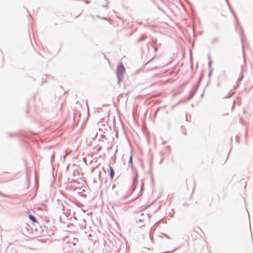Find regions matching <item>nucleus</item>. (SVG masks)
I'll return each instance as SVG.
<instances>
[{"instance_id": "1", "label": "nucleus", "mask_w": 253, "mask_h": 253, "mask_svg": "<svg viewBox=\"0 0 253 253\" xmlns=\"http://www.w3.org/2000/svg\"><path fill=\"white\" fill-rule=\"evenodd\" d=\"M128 166H130L131 169L132 170H134V177L133 178L132 184V188H133V190H134L135 189V186H136V183H137V179H138V175L137 171L134 168L133 166L132 155V154H131L130 156H129V161L128 162Z\"/></svg>"}, {"instance_id": "2", "label": "nucleus", "mask_w": 253, "mask_h": 253, "mask_svg": "<svg viewBox=\"0 0 253 253\" xmlns=\"http://www.w3.org/2000/svg\"><path fill=\"white\" fill-rule=\"evenodd\" d=\"M125 72V68L122 62H121L118 65L117 69V77L119 84L123 81Z\"/></svg>"}, {"instance_id": "3", "label": "nucleus", "mask_w": 253, "mask_h": 253, "mask_svg": "<svg viewBox=\"0 0 253 253\" xmlns=\"http://www.w3.org/2000/svg\"><path fill=\"white\" fill-rule=\"evenodd\" d=\"M148 216V214H144L143 213H141L140 215H138V219H137L136 220V222H142L144 220L145 218Z\"/></svg>"}, {"instance_id": "4", "label": "nucleus", "mask_w": 253, "mask_h": 253, "mask_svg": "<svg viewBox=\"0 0 253 253\" xmlns=\"http://www.w3.org/2000/svg\"><path fill=\"white\" fill-rule=\"evenodd\" d=\"M109 168L110 170V177L111 180H112L115 175V171L113 168L110 165H109Z\"/></svg>"}, {"instance_id": "5", "label": "nucleus", "mask_w": 253, "mask_h": 253, "mask_svg": "<svg viewBox=\"0 0 253 253\" xmlns=\"http://www.w3.org/2000/svg\"><path fill=\"white\" fill-rule=\"evenodd\" d=\"M143 188H144V182H143V180H142V182H141V190L139 192L138 196L137 197H136L135 199H136V198H138L139 196L142 195V191L143 190Z\"/></svg>"}, {"instance_id": "6", "label": "nucleus", "mask_w": 253, "mask_h": 253, "mask_svg": "<svg viewBox=\"0 0 253 253\" xmlns=\"http://www.w3.org/2000/svg\"><path fill=\"white\" fill-rule=\"evenodd\" d=\"M29 218L33 222H37V221L36 220V218L33 215L29 214Z\"/></svg>"}, {"instance_id": "7", "label": "nucleus", "mask_w": 253, "mask_h": 253, "mask_svg": "<svg viewBox=\"0 0 253 253\" xmlns=\"http://www.w3.org/2000/svg\"><path fill=\"white\" fill-rule=\"evenodd\" d=\"M219 40V38L218 37H215L212 38L211 40V42L212 44H215Z\"/></svg>"}, {"instance_id": "8", "label": "nucleus", "mask_w": 253, "mask_h": 253, "mask_svg": "<svg viewBox=\"0 0 253 253\" xmlns=\"http://www.w3.org/2000/svg\"><path fill=\"white\" fill-rule=\"evenodd\" d=\"M146 38V37L145 36L142 35L140 38L137 40V41H136L137 43H140V42H141L142 41L144 40Z\"/></svg>"}, {"instance_id": "9", "label": "nucleus", "mask_w": 253, "mask_h": 253, "mask_svg": "<svg viewBox=\"0 0 253 253\" xmlns=\"http://www.w3.org/2000/svg\"><path fill=\"white\" fill-rule=\"evenodd\" d=\"M152 42L153 46H154L155 44H157V42H156V41H155L154 40H152Z\"/></svg>"}, {"instance_id": "10", "label": "nucleus", "mask_w": 253, "mask_h": 253, "mask_svg": "<svg viewBox=\"0 0 253 253\" xmlns=\"http://www.w3.org/2000/svg\"><path fill=\"white\" fill-rule=\"evenodd\" d=\"M209 63H208V66H209V67H211V61L210 60V56L209 57Z\"/></svg>"}, {"instance_id": "11", "label": "nucleus", "mask_w": 253, "mask_h": 253, "mask_svg": "<svg viewBox=\"0 0 253 253\" xmlns=\"http://www.w3.org/2000/svg\"><path fill=\"white\" fill-rule=\"evenodd\" d=\"M85 220L83 219V223H82V227L85 226Z\"/></svg>"}, {"instance_id": "12", "label": "nucleus", "mask_w": 253, "mask_h": 253, "mask_svg": "<svg viewBox=\"0 0 253 253\" xmlns=\"http://www.w3.org/2000/svg\"><path fill=\"white\" fill-rule=\"evenodd\" d=\"M201 78H202V75L200 76V77L199 79L197 86H198L199 85V84H200Z\"/></svg>"}, {"instance_id": "13", "label": "nucleus", "mask_w": 253, "mask_h": 253, "mask_svg": "<svg viewBox=\"0 0 253 253\" xmlns=\"http://www.w3.org/2000/svg\"><path fill=\"white\" fill-rule=\"evenodd\" d=\"M166 149H168L169 151V152H170V146H167L166 147H165V148Z\"/></svg>"}, {"instance_id": "14", "label": "nucleus", "mask_w": 253, "mask_h": 253, "mask_svg": "<svg viewBox=\"0 0 253 253\" xmlns=\"http://www.w3.org/2000/svg\"><path fill=\"white\" fill-rule=\"evenodd\" d=\"M160 109V107H158V108L157 109V110H156V111H155V115H156V114L158 113V112L159 111Z\"/></svg>"}, {"instance_id": "15", "label": "nucleus", "mask_w": 253, "mask_h": 253, "mask_svg": "<svg viewBox=\"0 0 253 253\" xmlns=\"http://www.w3.org/2000/svg\"><path fill=\"white\" fill-rule=\"evenodd\" d=\"M0 196H4V197H8L7 196H6L5 194H3L2 193H1V192H0Z\"/></svg>"}, {"instance_id": "16", "label": "nucleus", "mask_w": 253, "mask_h": 253, "mask_svg": "<svg viewBox=\"0 0 253 253\" xmlns=\"http://www.w3.org/2000/svg\"><path fill=\"white\" fill-rule=\"evenodd\" d=\"M0 196H4V197H8L7 196H6L5 194H3L2 193H1V192H0Z\"/></svg>"}, {"instance_id": "17", "label": "nucleus", "mask_w": 253, "mask_h": 253, "mask_svg": "<svg viewBox=\"0 0 253 253\" xmlns=\"http://www.w3.org/2000/svg\"><path fill=\"white\" fill-rule=\"evenodd\" d=\"M0 196H4V197H8L7 196H6L5 194H3L2 193H1V192H0Z\"/></svg>"}, {"instance_id": "18", "label": "nucleus", "mask_w": 253, "mask_h": 253, "mask_svg": "<svg viewBox=\"0 0 253 253\" xmlns=\"http://www.w3.org/2000/svg\"><path fill=\"white\" fill-rule=\"evenodd\" d=\"M153 47H154V51L155 52H156L158 50V48L156 46H154Z\"/></svg>"}, {"instance_id": "19", "label": "nucleus", "mask_w": 253, "mask_h": 253, "mask_svg": "<svg viewBox=\"0 0 253 253\" xmlns=\"http://www.w3.org/2000/svg\"><path fill=\"white\" fill-rule=\"evenodd\" d=\"M98 178L99 179H100V171H99L98 172Z\"/></svg>"}, {"instance_id": "20", "label": "nucleus", "mask_w": 253, "mask_h": 253, "mask_svg": "<svg viewBox=\"0 0 253 253\" xmlns=\"http://www.w3.org/2000/svg\"><path fill=\"white\" fill-rule=\"evenodd\" d=\"M51 163H52V159H53V158H54V155H53V154H52V155H51Z\"/></svg>"}, {"instance_id": "21", "label": "nucleus", "mask_w": 253, "mask_h": 253, "mask_svg": "<svg viewBox=\"0 0 253 253\" xmlns=\"http://www.w3.org/2000/svg\"><path fill=\"white\" fill-rule=\"evenodd\" d=\"M231 96V94L229 95V96H224L223 98H229V97H230Z\"/></svg>"}, {"instance_id": "22", "label": "nucleus", "mask_w": 253, "mask_h": 253, "mask_svg": "<svg viewBox=\"0 0 253 253\" xmlns=\"http://www.w3.org/2000/svg\"><path fill=\"white\" fill-rule=\"evenodd\" d=\"M100 18L101 19H104V20H106L107 19V18L106 17H101Z\"/></svg>"}, {"instance_id": "23", "label": "nucleus", "mask_w": 253, "mask_h": 253, "mask_svg": "<svg viewBox=\"0 0 253 253\" xmlns=\"http://www.w3.org/2000/svg\"><path fill=\"white\" fill-rule=\"evenodd\" d=\"M194 93H191V95H190V98H191V97H193V96L194 95Z\"/></svg>"}, {"instance_id": "24", "label": "nucleus", "mask_w": 253, "mask_h": 253, "mask_svg": "<svg viewBox=\"0 0 253 253\" xmlns=\"http://www.w3.org/2000/svg\"><path fill=\"white\" fill-rule=\"evenodd\" d=\"M12 135H12V133H9L8 134V136H9V137H11V136H12Z\"/></svg>"}, {"instance_id": "25", "label": "nucleus", "mask_w": 253, "mask_h": 253, "mask_svg": "<svg viewBox=\"0 0 253 253\" xmlns=\"http://www.w3.org/2000/svg\"><path fill=\"white\" fill-rule=\"evenodd\" d=\"M232 13H233V15H234V17L236 18V15H235V14L233 10L232 11Z\"/></svg>"}, {"instance_id": "26", "label": "nucleus", "mask_w": 253, "mask_h": 253, "mask_svg": "<svg viewBox=\"0 0 253 253\" xmlns=\"http://www.w3.org/2000/svg\"><path fill=\"white\" fill-rule=\"evenodd\" d=\"M211 71L210 72H209V76H211Z\"/></svg>"}, {"instance_id": "27", "label": "nucleus", "mask_w": 253, "mask_h": 253, "mask_svg": "<svg viewBox=\"0 0 253 253\" xmlns=\"http://www.w3.org/2000/svg\"><path fill=\"white\" fill-rule=\"evenodd\" d=\"M153 58H152V59H150V60H149V61H148L147 63H146V64H147L148 62H150L151 61H152V60H153Z\"/></svg>"}, {"instance_id": "28", "label": "nucleus", "mask_w": 253, "mask_h": 253, "mask_svg": "<svg viewBox=\"0 0 253 253\" xmlns=\"http://www.w3.org/2000/svg\"><path fill=\"white\" fill-rule=\"evenodd\" d=\"M93 182H94V183H96V182H97V181H96V179H94V180H93Z\"/></svg>"}, {"instance_id": "29", "label": "nucleus", "mask_w": 253, "mask_h": 253, "mask_svg": "<svg viewBox=\"0 0 253 253\" xmlns=\"http://www.w3.org/2000/svg\"><path fill=\"white\" fill-rule=\"evenodd\" d=\"M62 211H65V209H64V206H63V207H62Z\"/></svg>"}, {"instance_id": "30", "label": "nucleus", "mask_w": 253, "mask_h": 253, "mask_svg": "<svg viewBox=\"0 0 253 253\" xmlns=\"http://www.w3.org/2000/svg\"><path fill=\"white\" fill-rule=\"evenodd\" d=\"M165 236H166V237L167 238H169V236H168V235H167L165 234Z\"/></svg>"}, {"instance_id": "31", "label": "nucleus", "mask_w": 253, "mask_h": 253, "mask_svg": "<svg viewBox=\"0 0 253 253\" xmlns=\"http://www.w3.org/2000/svg\"><path fill=\"white\" fill-rule=\"evenodd\" d=\"M242 80V78H238V80H239V81H240V80Z\"/></svg>"}, {"instance_id": "32", "label": "nucleus", "mask_w": 253, "mask_h": 253, "mask_svg": "<svg viewBox=\"0 0 253 253\" xmlns=\"http://www.w3.org/2000/svg\"><path fill=\"white\" fill-rule=\"evenodd\" d=\"M156 68H157V67H155L154 68H153V69H156Z\"/></svg>"}, {"instance_id": "33", "label": "nucleus", "mask_w": 253, "mask_h": 253, "mask_svg": "<svg viewBox=\"0 0 253 253\" xmlns=\"http://www.w3.org/2000/svg\"><path fill=\"white\" fill-rule=\"evenodd\" d=\"M85 3H88V1H86Z\"/></svg>"}, {"instance_id": "34", "label": "nucleus", "mask_w": 253, "mask_h": 253, "mask_svg": "<svg viewBox=\"0 0 253 253\" xmlns=\"http://www.w3.org/2000/svg\"><path fill=\"white\" fill-rule=\"evenodd\" d=\"M190 59H191V61H192V56H191V57H190Z\"/></svg>"}, {"instance_id": "35", "label": "nucleus", "mask_w": 253, "mask_h": 253, "mask_svg": "<svg viewBox=\"0 0 253 253\" xmlns=\"http://www.w3.org/2000/svg\"><path fill=\"white\" fill-rule=\"evenodd\" d=\"M165 143H166V142H165V141H164V142H163V144H165Z\"/></svg>"}]
</instances>
